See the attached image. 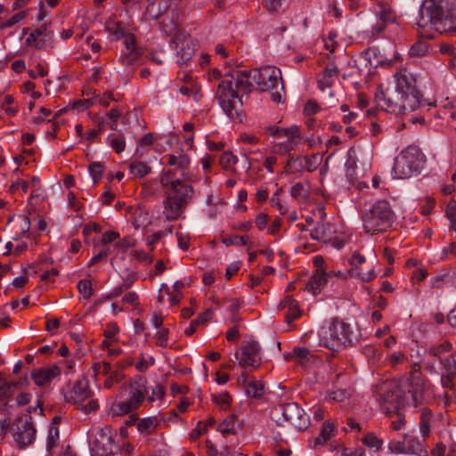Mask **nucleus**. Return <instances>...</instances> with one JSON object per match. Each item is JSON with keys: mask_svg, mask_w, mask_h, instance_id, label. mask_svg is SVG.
Wrapping results in <instances>:
<instances>
[{"mask_svg": "<svg viewBox=\"0 0 456 456\" xmlns=\"http://www.w3.org/2000/svg\"><path fill=\"white\" fill-rule=\"evenodd\" d=\"M359 336L350 323L338 319L324 322L318 330L320 346L337 352L357 343Z\"/></svg>", "mask_w": 456, "mask_h": 456, "instance_id": "423d86ee", "label": "nucleus"}, {"mask_svg": "<svg viewBox=\"0 0 456 456\" xmlns=\"http://www.w3.org/2000/svg\"><path fill=\"white\" fill-rule=\"evenodd\" d=\"M279 309L283 312L284 318L288 324L302 315L298 304L290 296H287L279 304Z\"/></svg>", "mask_w": 456, "mask_h": 456, "instance_id": "a211bd4d", "label": "nucleus"}, {"mask_svg": "<svg viewBox=\"0 0 456 456\" xmlns=\"http://www.w3.org/2000/svg\"><path fill=\"white\" fill-rule=\"evenodd\" d=\"M348 395L349 394L346 390L338 389L330 393V399L336 402H343Z\"/></svg>", "mask_w": 456, "mask_h": 456, "instance_id": "774afa93", "label": "nucleus"}, {"mask_svg": "<svg viewBox=\"0 0 456 456\" xmlns=\"http://www.w3.org/2000/svg\"><path fill=\"white\" fill-rule=\"evenodd\" d=\"M91 456H117L118 448L114 445L112 437L106 430L101 429L95 435L94 441L90 446Z\"/></svg>", "mask_w": 456, "mask_h": 456, "instance_id": "4468645a", "label": "nucleus"}, {"mask_svg": "<svg viewBox=\"0 0 456 456\" xmlns=\"http://www.w3.org/2000/svg\"><path fill=\"white\" fill-rule=\"evenodd\" d=\"M379 15V20L383 23L391 22L394 19L392 11L387 6L381 7Z\"/></svg>", "mask_w": 456, "mask_h": 456, "instance_id": "e2e57ef3", "label": "nucleus"}, {"mask_svg": "<svg viewBox=\"0 0 456 456\" xmlns=\"http://www.w3.org/2000/svg\"><path fill=\"white\" fill-rule=\"evenodd\" d=\"M336 427L331 420H326L322 423L320 434L314 438V446H322L335 436Z\"/></svg>", "mask_w": 456, "mask_h": 456, "instance_id": "5701e85b", "label": "nucleus"}, {"mask_svg": "<svg viewBox=\"0 0 456 456\" xmlns=\"http://www.w3.org/2000/svg\"><path fill=\"white\" fill-rule=\"evenodd\" d=\"M154 364L155 358L152 355H148L146 357L143 354H141L139 361L135 363V369L140 372H145Z\"/></svg>", "mask_w": 456, "mask_h": 456, "instance_id": "e433bc0d", "label": "nucleus"}, {"mask_svg": "<svg viewBox=\"0 0 456 456\" xmlns=\"http://www.w3.org/2000/svg\"><path fill=\"white\" fill-rule=\"evenodd\" d=\"M436 421V416L430 410L427 408L422 409L419 416V431L423 438L429 436Z\"/></svg>", "mask_w": 456, "mask_h": 456, "instance_id": "412c9836", "label": "nucleus"}, {"mask_svg": "<svg viewBox=\"0 0 456 456\" xmlns=\"http://www.w3.org/2000/svg\"><path fill=\"white\" fill-rule=\"evenodd\" d=\"M254 84L261 91H270L271 98L275 102H281L282 95L278 91L283 90L281 72L274 67H265L259 69H230L218 85L217 97L224 112L230 118L240 115L242 105L238 92L248 94L254 88Z\"/></svg>", "mask_w": 456, "mask_h": 456, "instance_id": "f257e3e1", "label": "nucleus"}, {"mask_svg": "<svg viewBox=\"0 0 456 456\" xmlns=\"http://www.w3.org/2000/svg\"><path fill=\"white\" fill-rule=\"evenodd\" d=\"M161 419L158 416H151L139 419L136 424L137 430L141 434H152L159 427Z\"/></svg>", "mask_w": 456, "mask_h": 456, "instance_id": "b1692460", "label": "nucleus"}, {"mask_svg": "<svg viewBox=\"0 0 456 456\" xmlns=\"http://www.w3.org/2000/svg\"><path fill=\"white\" fill-rule=\"evenodd\" d=\"M391 413H394L393 417H395V419H392L390 422L391 428L395 431L401 430L405 423L404 417L398 411H392Z\"/></svg>", "mask_w": 456, "mask_h": 456, "instance_id": "5fc2aeb1", "label": "nucleus"}, {"mask_svg": "<svg viewBox=\"0 0 456 456\" xmlns=\"http://www.w3.org/2000/svg\"><path fill=\"white\" fill-rule=\"evenodd\" d=\"M245 389L246 395L254 399H260L265 394L263 383L256 379L250 380Z\"/></svg>", "mask_w": 456, "mask_h": 456, "instance_id": "c85d7f7f", "label": "nucleus"}, {"mask_svg": "<svg viewBox=\"0 0 456 456\" xmlns=\"http://www.w3.org/2000/svg\"><path fill=\"white\" fill-rule=\"evenodd\" d=\"M195 46L192 41H187L177 50V63L180 66L186 64L192 58Z\"/></svg>", "mask_w": 456, "mask_h": 456, "instance_id": "a878e982", "label": "nucleus"}, {"mask_svg": "<svg viewBox=\"0 0 456 456\" xmlns=\"http://www.w3.org/2000/svg\"><path fill=\"white\" fill-rule=\"evenodd\" d=\"M375 393L378 396V400L385 407L388 414L403 407L408 403L410 397L414 402L415 405H418L420 403L421 397V395L417 391H409L408 394H406L400 389L396 384L390 381H386L379 385L375 389Z\"/></svg>", "mask_w": 456, "mask_h": 456, "instance_id": "0eeeda50", "label": "nucleus"}, {"mask_svg": "<svg viewBox=\"0 0 456 456\" xmlns=\"http://www.w3.org/2000/svg\"><path fill=\"white\" fill-rule=\"evenodd\" d=\"M417 25L440 33L456 32V4L452 0H424L419 7Z\"/></svg>", "mask_w": 456, "mask_h": 456, "instance_id": "20e7f679", "label": "nucleus"}, {"mask_svg": "<svg viewBox=\"0 0 456 456\" xmlns=\"http://www.w3.org/2000/svg\"><path fill=\"white\" fill-rule=\"evenodd\" d=\"M10 432L20 448L24 449L35 441L37 430L30 418H18L12 424Z\"/></svg>", "mask_w": 456, "mask_h": 456, "instance_id": "ddd939ff", "label": "nucleus"}, {"mask_svg": "<svg viewBox=\"0 0 456 456\" xmlns=\"http://www.w3.org/2000/svg\"><path fill=\"white\" fill-rule=\"evenodd\" d=\"M60 374L61 370L59 366L53 364L48 368L43 367L34 370L31 373V378L37 386H45Z\"/></svg>", "mask_w": 456, "mask_h": 456, "instance_id": "6ab92c4d", "label": "nucleus"}, {"mask_svg": "<svg viewBox=\"0 0 456 456\" xmlns=\"http://www.w3.org/2000/svg\"><path fill=\"white\" fill-rule=\"evenodd\" d=\"M238 162V157L232 152H224L220 158V163L225 168Z\"/></svg>", "mask_w": 456, "mask_h": 456, "instance_id": "6e6d98bb", "label": "nucleus"}, {"mask_svg": "<svg viewBox=\"0 0 456 456\" xmlns=\"http://www.w3.org/2000/svg\"><path fill=\"white\" fill-rule=\"evenodd\" d=\"M406 454H415L419 456H426L427 451L419 442V440L409 434L403 435Z\"/></svg>", "mask_w": 456, "mask_h": 456, "instance_id": "393cba45", "label": "nucleus"}, {"mask_svg": "<svg viewBox=\"0 0 456 456\" xmlns=\"http://www.w3.org/2000/svg\"><path fill=\"white\" fill-rule=\"evenodd\" d=\"M320 159L316 154L305 156L303 159L304 170L305 169L308 172H313L318 167Z\"/></svg>", "mask_w": 456, "mask_h": 456, "instance_id": "37998d69", "label": "nucleus"}, {"mask_svg": "<svg viewBox=\"0 0 456 456\" xmlns=\"http://www.w3.org/2000/svg\"><path fill=\"white\" fill-rule=\"evenodd\" d=\"M395 78V86L377 92L376 101L387 111L396 115L415 110L421 102L415 77L411 72L403 70L396 73Z\"/></svg>", "mask_w": 456, "mask_h": 456, "instance_id": "7ed1b4c3", "label": "nucleus"}, {"mask_svg": "<svg viewBox=\"0 0 456 456\" xmlns=\"http://www.w3.org/2000/svg\"><path fill=\"white\" fill-rule=\"evenodd\" d=\"M77 287L79 293L82 294L85 298H89L93 295L92 283L89 280H80Z\"/></svg>", "mask_w": 456, "mask_h": 456, "instance_id": "a18cd8bd", "label": "nucleus"}, {"mask_svg": "<svg viewBox=\"0 0 456 456\" xmlns=\"http://www.w3.org/2000/svg\"><path fill=\"white\" fill-rule=\"evenodd\" d=\"M297 144V141L295 140H287L286 142L276 143L273 147V151L275 153L283 155L287 154L293 151Z\"/></svg>", "mask_w": 456, "mask_h": 456, "instance_id": "4c0bfd02", "label": "nucleus"}, {"mask_svg": "<svg viewBox=\"0 0 456 456\" xmlns=\"http://www.w3.org/2000/svg\"><path fill=\"white\" fill-rule=\"evenodd\" d=\"M274 413L281 415L283 421L291 424L300 431L306 429L310 425L309 416L297 403L280 404L275 409Z\"/></svg>", "mask_w": 456, "mask_h": 456, "instance_id": "f8f14e48", "label": "nucleus"}, {"mask_svg": "<svg viewBox=\"0 0 456 456\" xmlns=\"http://www.w3.org/2000/svg\"><path fill=\"white\" fill-rule=\"evenodd\" d=\"M320 110L319 105L314 101H308L304 109V113L305 117H311L314 114L317 113Z\"/></svg>", "mask_w": 456, "mask_h": 456, "instance_id": "680f3d73", "label": "nucleus"}, {"mask_svg": "<svg viewBox=\"0 0 456 456\" xmlns=\"http://www.w3.org/2000/svg\"><path fill=\"white\" fill-rule=\"evenodd\" d=\"M452 346L444 341L430 346L424 359V368L430 374L440 379L444 388H452L456 375V353H452Z\"/></svg>", "mask_w": 456, "mask_h": 456, "instance_id": "39448f33", "label": "nucleus"}, {"mask_svg": "<svg viewBox=\"0 0 456 456\" xmlns=\"http://www.w3.org/2000/svg\"><path fill=\"white\" fill-rule=\"evenodd\" d=\"M446 216L451 221V227L456 232V200H452L446 208Z\"/></svg>", "mask_w": 456, "mask_h": 456, "instance_id": "de8ad7c7", "label": "nucleus"}, {"mask_svg": "<svg viewBox=\"0 0 456 456\" xmlns=\"http://www.w3.org/2000/svg\"><path fill=\"white\" fill-rule=\"evenodd\" d=\"M280 192L281 190H277L276 192L272 196L270 202L273 207L278 208L281 215H284L286 213V208L280 202Z\"/></svg>", "mask_w": 456, "mask_h": 456, "instance_id": "69168bd1", "label": "nucleus"}, {"mask_svg": "<svg viewBox=\"0 0 456 456\" xmlns=\"http://www.w3.org/2000/svg\"><path fill=\"white\" fill-rule=\"evenodd\" d=\"M164 395H165V390H164L163 387L161 385L158 384L151 388V395L148 394L147 400L149 403H152V402L156 401L157 399L162 398L164 396Z\"/></svg>", "mask_w": 456, "mask_h": 456, "instance_id": "4d7b16f0", "label": "nucleus"}, {"mask_svg": "<svg viewBox=\"0 0 456 456\" xmlns=\"http://www.w3.org/2000/svg\"><path fill=\"white\" fill-rule=\"evenodd\" d=\"M260 346L256 341L248 342L241 347V352L236 353L235 357L242 368L256 369L260 365Z\"/></svg>", "mask_w": 456, "mask_h": 456, "instance_id": "2eb2a0df", "label": "nucleus"}, {"mask_svg": "<svg viewBox=\"0 0 456 456\" xmlns=\"http://www.w3.org/2000/svg\"><path fill=\"white\" fill-rule=\"evenodd\" d=\"M241 428L242 423L239 420L238 417L235 414H231L218 425L217 430L226 436L237 434L238 430Z\"/></svg>", "mask_w": 456, "mask_h": 456, "instance_id": "4be33fe9", "label": "nucleus"}, {"mask_svg": "<svg viewBox=\"0 0 456 456\" xmlns=\"http://www.w3.org/2000/svg\"><path fill=\"white\" fill-rule=\"evenodd\" d=\"M106 29L113 37L114 40L125 39V37L129 35L125 32L124 28L118 22L108 23Z\"/></svg>", "mask_w": 456, "mask_h": 456, "instance_id": "473e14b6", "label": "nucleus"}, {"mask_svg": "<svg viewBox=\"0 0 456 456\" xmlns=\"http://www.w3.org/2000/svg\"><path fill=\"white\" fill-rule=\"evenodd\" d=\"M88 171L94 184H97L102 178L104 167L101 162H92L88 167Z\"/></svg>", "mask_w": 456, "mask_h": 456, "instance_id": "c9c22d12", "label": "nucleus"}, {"mask_svg": "<svg viewBox=\"0 0 456 456\" xmlns=\"http://www.w3.org/2000/svg\"><path fill=\"white\" fill-rule=\"evenodd\" d=\"M308 187L302 183H297L290 188V195L297 201H305L308 197Z\"/></svg>", "mask_w": 456, "mask_h": 456, "instance_id": "7c9ffc66", "label": "nucleus"}, {"mask_svg": "<svg viewBox=\"0 0 456 456\" xmlns=\"http://www.w3.org/2000/svg\"><path fill=\"white\" fill-rule=\"evenodd\" d=\"M91 390L89 389L88 382L86 380H79L73 387L72 390L65 395V400L67 402L73 403L77 405V409L83 411L86 413H90L98 409L99 405L96 400L90 399Z\"/></svg>", "mask_w": 456, "mask_h": 456, "instance_id": "9b49d317", "label": "nucleus"}, {"mask_svg": "<svg viewBox=\"0 0 456 456\" xmlns=\"http://www.w3.org/2000/svg\"><path fill=\"white\" fill-rule=\"evenodd\" d=\"M286 169L287 171H289L291 173L302 172L304 170L303 158L300 156L289 154L286 164Z\"/></svg>", "mask_w": 456, "mask_h": 456, "instance_id": "c756f323", "label": "nucleus"}, {"mask_svg": "<svg viewBox=\"0 0 456 456\" xmlns=\"http://www.w3.org/2000/svg\"><path fill=\"white\" fill-rule=\"evenodd\" d=\"M363 445L374 452H379L383 448L384 441L374 433H366L361 438Z\"/></svg>", "mask_w": 456, "mask_h": 456, "instance_id": "cd10ccee", "label": "nucleus"}, {"mask_svg": "<svg viewBox=\"0 0 456 456\" xmlns=\"http://www.w3.org/2000/svg\"><path fill=\"white\" fill-rule=\"evenodd\" d=\"M169 330L166 328H162L155 333L156 344L159 346L167 347L168 340Z\"/></svg>", "mask_w": 456, "mask_h": 456, "instance_id": "864d4df0", "label": "nucleus"}, {"mask_svg": "<svg viewBox=\"0 0 456 456\" xmlns=\"http://www.w3.org/2000/svg\"><path fill=\"white\" fill-rule=\"evenodd\" d=\"M282 136L288 138V140L297 141L299 139V129L297 126H292L289 128H283Z\"/></svg>", "mask_w": 456, "mask_h": 456, "instance_id": "bf43d9fd", "label": "nucleus"}, {"mask_svg": "<svg viewBox=\"0 0 456 456\" xmlns=\"http://www.w3.org/2000/svg\"><path fill=\"white\" fill-rule=\"evenodd\" d=\"M28 11L29 10L27 9L25 11H21V12L15 13L11 19H9L4 22H1L0 28H8L13 27L14 25L19 23L20 20H22L28 15Z\"/></svg>", "mask_w": 456, "mask_h": 456, "instance_id": "79ce46f5", "label": "nucleus"}, {"mask_svg": "<svg viewBox=\"0 0 456 456\" xmlns=\"http://www.w3.org/2000/svg\"><path fill=\"white\" fill-rule=\"evenodd\" d=\"M212 399L221 410H226L230 406V396L228 394L212 395Z\"/></svg>", "mask_w": 456, "mask_h": 456, "instance_id": "603ef678", "label": "nucleus"}, {"mask_svg": "<svg viewBox=\"0 0 456 456\" xmlns=\"http://www.w3.org/2000/svg\"><path fill=\"white\" fill-rule=\"evenodd\" d=\"M430 45L427 41L419 40L410 49L411 56H424L429 51Z\"/></svg>", "mask_w": 456, "mask_h": 456, "instance_id": "f704fd0d", "label": "nucleus"}, {"mask_svg": "<svg viewBox=\"0 0 456 456\" xmlns=\"http://www.w3.org/2000/svg\"><path fill=\"white\" fill-rule=\"evenodd\" d=\"M285 1L286 0H262V3L268 12H275Z\"/></svg>", "mask_w": 456, "mask_h": 456, "instance_id": "052dcab7", "label": "nucleus"}, {"mask_svg": "<svg viewBox=\"0 0 456 456\" xmlns=\"http://www.w3.org/2000/svg\"><path fill=\"white\" fill-rule=\"evenodd\" d=\"M426 161L425 155L415 145H409L395 159L392 175L405 179L420 174Z\"/></svg>", "mask_w": 456, "mask_h": 456, "instance_id": "6e6552de", "label": "nucleus"}, {"mask_svg": "<svg viewBox=\"0 0 456 456\" xmlns=\"http://www.w3.org/2000/svg\"><path fill=\"white\" fill-rule=\"evenodd\" d=\"M33 31L35 32V35L39 37V39H46V46H53V32L48 30L46 24H43Z\"/></svg>", "mask_w": 456, "mask_h": 456, "instance_id": "ea45409f", "label": "nucleus"}, {"mask_svg": "<svg viewBox=\"0 0 456 456\" xmlns=\"http://www.w3.org/2000/svg\"><path fill=\"white\" fill-rule=\"evenodd\" d=\"M452 255L456 256V243L452 242L449 246L444 248L442 249L440 259L441 260H447L449 258V256Z\"/></svg>", "mask_w": 456, "mask_h": 456, "instance_id": "0e129e2a", "label": "nucleus"}, {"mask_svg": "<svg viewBox=\"0 0 456 456\" xmlns=\"http://www.w3.org/2000/svg\"><path fill=\"white\" fill-rule=\"evenodd\" d=\"M163 159H167L168 166L160 177V183L166 189L163 214L172 221L182 215L193 195V188L186 182L190 159L182 151L167 154Z\"/></svg>", "mask_w": 456, "mask_h": 456, "instance_id": "f03ea898", "label": "nucleus"}, {"mask_svg": "<svg viewBox=\"0 0 456 456\" xmlns=\"http://www.w3.org/2000/svg\"><path fill=\"white\" fill-rule=\"evenodd\" d=\"M329 277L330 273L324 269H316L315 273L307 281L305 289L314 295H317L328 282Z\"/></svg>", "mask_w": 456, "mask_h": 456, "instance_id": "aec40b11", "label": "nucleus"}, {"mask_svg": "<svg viewBox=\"0 0 456 456\" xmlns=\"http://www.w3.org/2000/svg\"><path fill=\"white\" fill-rule=\"evenodd\" d=\"M206 425H203V421H199L196 428L192 430L191 433V439L196 440L198 439L201 435L205 434L207 432Z\"/></svg>", "mask_w": 456, "mask_h": 456, "instance_id": "338daca9", "label": "nucleus"}, {"mask_svg": "<svg viewBox=\"0 0 456 456\" xmlns=\"http://www.w3.org/2000/svg\"><path fill=\"white\" fill-rule=\"evenodd\" d=\"M209 313H205V314H200L197 319L195 320H192L189 325L188 328H186L185 330V334L188 335V336H191L192 335L195 330H196V327L200 324H203L205 322H208V317L207 315H208Z\"/></svg>", "mask_w": 456, "mask_h": 456, "instance_id": "49530a36", "label": "nucleus"}, {"mask_svg": "<svg viewBox=\"0 0 456 456\" xmlns=\"http://www.w3.org/2000/svg\"><path fill=\"white\" fill-rule=\"evenodd\" d=\"M248 236L233 235V236L224 237L223 239V243H224L226 246H230V245L244 246L248 243Z\"/></svg>", "mask_w": 456, "mask_h": 456, "instance_id": "8fccbe9b", "label": "nucleus"}, {"mask_svg": "<svg viewBox=\"0 0 456 456\" xmlns=\"http://www.w3.org/2000/svg\"><path fill=\"white\" fill-rule=\"evenodd\" d=\"M16 387V382H10L7 381L5 379L0 377V400L11 396Z\"/></svg>", "mask_w": 456, "mask_h": 456, "instance_id": "72a5a7b5", "label": "nucleus"}, {"mask_svg": "<svg viewBox=\"0 0 456 456\" xmlns=\"http://www.w3.org/2000/svg\"><path fill=\"white\" fill-rule=\"evenodd\" d=\"M59 442V429L55 426H50L46 438V451L51 454L52 450L57 446Z\"/></svg>", "mask_w": 456, "mask_h": 456, "instance_id": "2f4dec72", "label": "nucleus"}, {"mask_svg": "<svg viewBox=\"0 0 456 456\" xmlns=\"http://www.w3.org/2000/svg\"><path fill=\"white\" fill-rule=\"evenodd\" d=\"M440 273L445 284L451 286L456 285V267H451Z\"/></svg>", "mask_w": 456, "mask_h": 456, "instance_id": "3c124183", "label": "nucleus"}, {"mask_svg": "<svg viewBox=\"0 0 456 456\" xmlns=\"http://www.w3.org/2000/svg\"><path fill=\"white\" fill-rule=\"evenodd\" d=\"M129 171L134 177L143 178L151 173V167L143 161L133 160L129 164Z\"/></svg>", "mask_w": 456, "mask_h": 456, "instance_id": "bb28decb", "label": "nucleus"}, {"mask_svg": "<svg viewBox=\"0 0 456 456\" xmlns=\"http://www.w3.org/2000/svg\"><path fill=\"white\" fill-rule=\"evenodd\" d=\"M26 43L28 46L34 45L37 49H43L46 47V39H39V37L35 35L34 31H32L27 37Z\"/></svg>", "mask_w": 456, "mask_h": 456, "instance_id": "09e8293b", "label": "nucleus"}, {"mask_svg": "<svg viewBox=\"0 0 456 456\" xmlns=\"http://www.w3.org/2000/svg\"><path fill=\"white\" fill-rule=\"evenodd\" d=\"M440 52L443 54L449 56L450 65L456 67V46L449 43H443L440 45Z\"/></svg>", "mask_w": 456, "mask_h": 456, "instance_id": "58836bf2", "label": "nucleus"}, {"mask_svg": "<svg viewBox=\"0 0 456 456\" xmlns=\"http://www.w3.org/2000/svg\"><path fill=\"white\" fill-rule=\"evenodd\" d=\"M395 218V213L388 201L378 200L364 212L363 228L366 232H384L392 226Z\"/></svg>", "mask_w": 456, "mask_h": 456, "instance_id": "1a4fd4ad", "label": "nucleus"}, {"mask_svg": "<svg viewBox=\"0 0 456 456\" xmlns=\"http://www.w3.org/2000/svg\"><path fill=\"white\" fill-rule=\"evenodd\" d=\"M325 235V228L324 224H318L314 229L310 232V236L314 240H324Z\"/></svg>", "mask_w": 456, "mask_h": 456, "instance_id": "13d9d810", "label": "nucleus"}, {"mask_svg": "<svg viewBox=\"0 0 456 456\" xmlns=\"http://www.w3.org/2000/svg\"><path fill=\"white\" fill-rule=\"evenodd\" d=\"M123 44L124 49L121 52L120 60L124 65H133L142 55V49L136 45L135 37L133 35L126 36Z\"/></svg>", "mask_w": 456, "mask_h": 456, "instance_id": "f3484780", "label": "nucleus"}, {"mask_svg": "<svg viewBox=\"0 0 456 456\" xmlns=\"http://www.w3.org/2000/svg\"><path fill=\"white\" fill-rule=\"evenodd\" d=\"M366 262V257L358 251L353 252L348 258V264L351 268L347 272V276L360 280L362 282H370L376 277L374 269H370L366 273H362L360 266Z\"/></svg>", "mask_w": 456, "mask_h": 456, "instance_id": "dca6fc26", "label": "nucleus"}, {"mask_svg": "<svg viewBox=\"0 0 456 456\" xmlns=\"http://www.w3.org/2000/svg\"><path fill=\"white\" fill-rule=\"evenodd\" d=\"M108 139H110V144L111 148L117 152L121 153L124 151L126 147V141L123 135H117L115 136L113 134H110L108 136Z\"/></svg>", "mask_w": 456, "mask_h": 456, "instance_id": "a19ab883", "label": "nucleus"}, {"mask_svg": "<svg viewBox=\"0 0 456 456\" xmlns=\"http://www.w3.org/2000/svg\"><path fill=\"white\" fill-rule=\"evenodd\" d=\"M148 381L144 376L137 375L130 380L128 386V398L113 403V414L124 415L138 409L147 398L149 388Z\"/></svg>", "mask_w": 456, "mask_h": 456, "instance_id": "9d476101", "label": "nucleus"}, {"mask_svg": "<svg viewBox=\"0 0 456 456\" xmlns=\"http://www.w3.org/2000/svg\"><path fill=\"white\" fill-rule=\"evenodd\" d=\"M387 448L391 453L406 454L404 438L403 440H392L388 443Z\"/></svg>", "mask_w": 456, "mask_h": 456, "instance_id": "c03bdc74", "label": "nucleus"}]
</instances>
